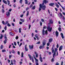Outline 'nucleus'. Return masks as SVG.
I'll return each instance as SVG.
<instances>
[{
    "label": "nucleus",
    "instance_id": "nucleus-23",
    "mask_svg": "<svg viewBox=\"0 0 65 65\" xmlns=\"http://www.w3.org/2000/svg\"><path fill=\"white\" fill-rule=\"evenodd\" d=\"M11 52L12 53H13V54H15V51L13 50H12L11 51Z\"/></svg>",
    "mask_w": 65,
    "mask_h": 65
},
{
    "label": "nucleus",
    "instance_id": "nucleus-12",
    "mask_svg": "<svg viewBox=\"0 0 65 65\" xmlns=\"http://www.w3.org/2000/svg\"><path fill=\"white\" fill-rule=\"evenodd\" d=\"M49 5L50 6H53L55 5V4L54 3H51L49 4Z\"/></svg>",
    "mask_w": 65,
    "mask_h": 65
},
{
    "label": "nucleus",
    "instance_id": "nucleus-24",
    "mask_svg": "<svg viewBox=\"0 0 65 65\" xmlns=\"http://www.w3.org/2000/svg\"><path fill=\"white\" fill-rule=\"evenodd\" d=\"M52 41V39H50L49 40V42H51Z\"/></svg>",
    "mask_w": 65,
    "mask_h": 65
},
{
    "label": "nucleus",
    "instance_id": "nucleus-35",
    "mask_svg": "<svg viewBox=\"0 0 65 65\" xmlns=\"http://www.w3.org/2000/svg\"><path fill=\"white\" fill-rule=\"evenodd\" d=\"M2 23L3 25H5V22H4V21H2Z\"/></svg>",
    "mask_w": 65,
    "mask_h": 65
},
{
    "label": "nucleus",
    "instance_id": "nucleus-20",
    "mask_svg": "<svg viewBox=\"0 0 65 65\" xmlns=\"http://www.w3.org/2000/svg\"><path fill=\"white\" fill-rule=\"evenodd\" d=\"M29 11H27V12L26 14V17H28V15L29 14Z\"/></svg>",
    "mask_w": 65,
    "mask_h": 65
},
{
    "label": "nucleus",
    "instance_id": "nucleus-38",
    "mask_svg": "<svg viewBox=\"0 0 65 65\" xmlns=\"http://www.w3.org/2000/svg\"><path fill=\"white\" fill-rule=\"evenodd\" d=\"M11 64L12 65H13V63L12 62V60H11Z\"/></svg>",
    "mask_w": 65,
    "mask_h": 65
},
{
    "label": "nucleus",
    "instance_id": "nucleus-51",
    "mask_svg": "<svg viewBox=\"0 0 65 65\" xmlns=\"http://www.w3.org/2000/svg\"><path fill=\"white\" fill-rule=\"evenodd\" d=\"M22 45V43H21L20 44V45H19V47H21V46Z\"/></svg>",
    "mask_w": 65,
    "mask_h": 65
},
{
    "label": "nucleus",
    "instance_id": "nucleus-46",
    "mask_svg": "<svg viewBox=\"0 0 65 65\" xmlns=\"http://www.w3.org/2000/svg\"><path fill=\"white\" fill-rule=\"evenodd\" d=\"M41 21L42 22H44V20H43V19H41Z\"/></svg>",
    "mask_w": 65,
    "mask_h": 65
},
{
    "label": "nucleus",
    "instance_id": "nucleus-39",
    "mask_svg": "<svg viewBox=\"0 0 65 65\" xmlns=\"http://www.w3.org/2000/svg\"><path fill=\"white\" fill-rule=\"evenodd\" d=\"M12 55H9V59H10L11 58V57H12Z\"/></svg>",
    "mask_w": 65,
    "mask_h": 65
},
{
    "label": "nucleus",
    "instance_id": "nucleus-22",
    "mask_svg": "<svg viewBox=\"0 0 65 65\" xmlns=\"http://www.w3.org/2000/svg\"><path fill=\"white\" fill-rule=\"evenodd\" d=\"M55 4H56V6L57 8H59V5L56 3Z\"/></svg>",
    "mask_w": 65,
    "mask_h": 65
},
{
    "label": "nucleus",
    "instance_id": "nucleus-43",
    "mask_svg": "<svg viewBox=\"0 0 65 65\" xmlns=\"http://www.w3.org/2000/svg\"><path fill=\"white\" fill-rule=\"evenodd\" d=\"M54 59L53 58L51 60V62H54Z\"/></svg>",
    "mask_w": 65,
    "mask_h": 65
},
{
    "label": "nucleus",
    "instance_id": "nucleus-61",
    "mask_svg": "<svg viewBox=\"0 0 65 65\" xmlns=\"http://www.w3.org/2000/svg\"><path fill=\"white\" fill-rule=\"evenodd\" d=\"M40 41H39L36 44H40Z\"/></svg>",
    "mask_w": 65,
    "mask_h": 65
},
{
    "label": "nucleus",
    "instance_id": "nucleus-49",
    "mask_svg": "<svg viewBox=\"0 0 65 65\" xmlns=\"http://www.w3.org/2000/svg\"><path fill=\"white\" fill-rule=\"evenodd\" d=\"M61 6L62 7V8L63 9V10H64V9H65V8L63 7H62V6Z\"/></svg>",
    "mask_w": 65,
    "mask_h": 65
},
{
    "label": "nucleus",
    "instance_id": "nucleus-11",
    "mask_svg": "<svg viewBox=\"0 0 65 65\" xmlns=\"http://www.w3.org/2000/svg\"><path fill=\"white\" fill-rule=\"evenodd\" d=\"M62 48H63V46L61 45L59 49V51H61V50H62Z\"/></svg>",
    "mask_w": 65,
    "mask_h": 65
},
{
    "label": "nucleus",
    "instance_id": "nucleus-1",
    "mask_svg": "<svg viewBox=\"0 0 65 65\" xmlns=\"http://www.w3.org/2000/svg\"><path fill=\"white\" fill-rule=\"evenodd\" d=\"M48 1L46 0H43L42 5H41V4H40V7L39 8V11H41V8L43 9V10H45V8H46V7H45V5L44 6V3H45V4H46V3H48Z\"/></svg>",
    "mask_w": 65,
    "mask_h": 65
},
{
    "label": "nucleus",
    "instance_id": "nucleus-19",
    "mask_svg": "<svg viewBox=\"0 0 65 65\" xmlns=\"http://www.w3.org/2000/svg\"><path fill=\"white\" fill-rule=\"evenodd\" d=\"M9 34L10 35H12V36H13V35H14V34L11 32H10L9 33Z\"/></svg>",
    "mask_w": 65,
    "mask_h": 65
},
{
    "label": "nucleus",
    "instance_id": "nucleus-21",
    "mask_svg": "<svg viewBox=\"0 0 65 65\" xmlns=\"http://www.w3.org/2000/svg\"><path fill=\"white\" fill-rule=\"evenodd\" d=\"M58 30L60 31H62V30H61V28H60V27H59L58 28Z\"/></svg>",
    "mask_w": 65,
    "mask_h": 65
},
{
    "label": "nucleus",
    "instance_id": "nucleus-40",
    "mask_svg": "<svg viewBox=\"0 0 65 65\" xmlns=\"http://www.w3.org/2000/svg\"><path fill=\"white\" fill-rule=\"evenodd\" d=\"M6 52V50H2V52L3 53H4V52Z\"/></svg>",
    "mask_w": 65,
    "mask_h": 65
},
{
    "label": "nucleus",
    "instance_id": "nucleus-28",
    "mask_svg": "<svg viewBox=\"0 0 65 65\" xmlns=\"http://www.w3.org/2000/svg\"><path fill=\"white\" fill-rule=\"evenodd\" d=\"M19 33H21V30H22V28H19Z\"/></svg>",
    "mask_w": 65,
    "mask_h": 65
},
{
    "label": "nucleus",
    "instance_id": "nucleus-37",
    "mask_svg": "<svg viewBox=\"0 0 65 65\" xmlns=\"http://www.w3.org/2000/svg\"><path fill=\"white\" fill-rule=\"evenodd\" d=\"M19 39V37L17 36L15 37V39Z\"/></svg>",
    "mask_w": 65,
    "mask_h": 65
},
{
    "label": "nucleus",
    "instance_id": "nucleus-48",
    "mask_svg": "<svg viewBox=\"0 0 65 65\" xmlns=\"http://www.w3.org/2000/svg\"><path fill=\"white\" fill-rule=\"evenodd\" d=\"M29 29H30V28L31 27V25H30V24L29 25Z\"/></svg>",
    "mask_w": 65,
    "mask_h": 65
},
{
    "label": "nucleus",
    "instance_id": "nucleus-26",
    "mask_svg": "<svg viewBox=\"0 0 65 65\" xmlns=\"http://www.w3.org/2000/svg\"><path fill=\"white\" fill-rule=\"evenodd\" d=\"M52 53H54V48L53 47L52 48Z\"/></svg>",
    "mask_w": 65,
    "mask_h": 65
},
{
    "label": "nucleus",
    "instance_id": "nucleus-14",
    "mask_svg": "<svg viewBox=\"0 0 65 65\" xmlns=\"http://www.w3.org/2000/svg\"><path fill=\"white\" fill-rule=\"evenodd\" d=\"M29 47L30 49H33V45H31V46L30 45H29Z\"/></svg>",
    "mask_w": 65,
    "mask_h": 65
},
{
    "label": "nucleus",
    "instance_id": "nucleus-7",
    "mask_svg": "<svg viewBox=\"0 0 65 65\" xmlns=\"http://www.w3.org/2000/svg\"><path fill=\"white\" fill-rule=\"evenodd\" d=\"M39 60L41 62H42L43 60H42V57H41V54L40 55Z\"/></svg>",
    "mask_w": 65,
    "mask_h": 65
},
{
    "label": "nucleus",
    "instance_id": "nucleus-45",
    "mask_svg": "<svg viewBox=\"0 0 65 65\" xmlns=\"http://www.w3.org/2000/svg\"><path fill=\"white\" fill-rule=\"evenodd\" d=\"M55 10L56 11H58V9H57V8H55Z\"/></svg>",
    "mask_w": 65,
    "mask_h": 65
},
{
    "label": "nucleus",
    "instance_id": "nucleus-36",
    "mask_svg": "<svg viewBox=\"0 0 65 65\" xmlns=\"http://www.w3.org/2000/svg\"><path fill=\"white\" fill-rule=\"evenodd\" d=\"M4 29H5V30H7V26H6Z\"/></svg>",
    "mask_w": 65,
    "mask_h": 65
},
{
    "label": "nucleus",
    "instance_id": "nucleus-30",
    "mask_svg": "<svg viewBox=\"0 0 65 65\" xmlns=\"http://www.w3.org/2000/svg\"><path fill=\"white\" fill-rule=\"evenodd\" d=\"M6 41H7V40L6 39H5L4 42L5 44H6Z\"/></svg>",
    "mask_w": 65,
    "mask_h": 65
},
{
    "label": "nucleus",
    "instance_id": "nucleus-56",
    "mask_svg": "<svg viewBox=\"0 0 65 65\" xmlns=\"http://www.w3.org/2000/svg\"><path fill=\"white\" fill-rule=\"evenodd\" d=\"M56 65H59V63L58 62H57L56 63Z\"/></svg>",
    "mask_w": 65,
    "mask_h": 65
},
{
    "label": "nucleus",
    "instance_id": "nucleus-6",
    "mask_svg": "<svg viewBox=\"0 0 65 65\" xmlns=\"http://www.w3.org/2000/svg\"><path fill=\"white\" fill-rule=\"evenodd\" d=\"M58 15L60 19H61L62 18V17L63 16V15L61 13H60Z\"/></svg>",
    "mask_w": 65,
    "mask_h": 65
},
{
    "label": "nucleus",
    "instance_id": "nucleus-9",
    "mask_svg": "<svg viewBox=\"0 0 65 65\" xmlns=\"http://www.w3.org/2000/svg\"><path fill=\"white\" fill-rule=\"evenodd\" d=\"M6 14L7 16H8V17H9V16L10 15V12L8 11L7 12Z\"/></svg>",
    "mask_w": 65,
    "mask_h": 65
},
{
    "label": "nucleus",
    "instance_id": "nucleus-33",
    "mask_svg": "<svg viewBox=\"0 0 65 65\" xmlns=\"http://www.w3.org/2000/svg\"><path fill=\"white\" fill-rule=\"evenodd\" d=\"M9 23H8V21H6L5 23V25H6V24H8Z\"/></svg>",
    "mask_w": 65,
    "mask_h": 65
},
{
    "label": "nucleus",
    "instance_id": "nucleus-50",
    "mask_svg": "<svg viewBox=\"0 0 65 65\" xmlns=\"http://www.w3.org/2000/svg\"><path fill=\"white\" fill-rule=\"evenodd\" d=\"M23 15H24L23 14L21 15L20 17H21V18H23Z\"/></svg>",
    "mask_w": 65,
    "mask_h": 65
},
{
    "label": "nucleus",
    "instance_id": "nucleus-47",
    "mask_svg": "<svg viewBox=\"0 0 65 65\" xmlns=\"http://www.w3.org/2000/svg\"><path fill=\"white\" fill-rule=\"evenodd\" d=\"M40 48H43V46H41L39 47Z\"/></svg>",
    "mask_w": 65,
    "mask_h": 65
},
{
    "label": "nucleus",
    "instance_id": "nucleus-57",
    "mask_svg": "<svg viewBox=\"0 0 65 65\" xmlns=\"http://www.w3.org/2000/svg\"><path fill=\"white\" fill-rule=\"evenodd\" d=\"M17 53H18V55H20V52L18 51Z\"/></svg>",
    "mask_w": 65,
    "mask_h": 65
},
{
    "label": "nucleus",
    "instance_id": "nucleus-55",
    "mask_svg": "<svg viewBox=\"0 0 65 65\" xmlns=\"http://www.w3.org/2000/svg\"><path fill=\"white\" fill-rule=\"evenodd\" d=\"M23 24V23H22V22H19V24L20 25H21V24Z\"/></svg>",
    "mask_w": 65,
    "mask_h": 65
},
{
    "label": "nucleus",
    "instance_id": "nucleus-15",
    "mask_svg": "<svg viewBox=\"0 0 65 65\" xmlns=\"http://www.w3.org/2000/svg\"><path fill=\"white\" fill-rule=\"evenodd\" d=\"M20 20L21 21V22H22L23 23H24V22L25 21V20L23 19H20Z\"/></svg>",
    "mask_w": 65,
    "mask_h": 65
},
{
    "label": "nucleus",
    "instance_id": "nucleus-13",
    "mask_svg": "<svg viewBox=\"0 0 65 65\" xmlns=\"http://www.w3.org/2000/svg\"><path fill=\"white\" fill-rule=\"evenodd\" d=\"M55 34L57 36H57H58V35L59 34V33L57 31H56V32H55Z\"/></svg>",
    "mask_w": 65,
    "mask_h": 65
},
{
    "label": "nucleus",
    "instance_id": "nucleus-52",
    "mask_svg": "<svg viewBox=\"0 0 65 65\" xmlns=\"http://www.w3.org/2000/svg\"><path fill=\"white\" fill-rule=\"evenodd\" d=\"M11 25L13 26H14V23H12L11 24Z\"/></svg>",
    "mask_w": 65,
    "mask_h": 65
},
{
    "label": "nucleus",
    "instance_id": "nucleus-59",
    "mask_svg": "<svg viewBox=\"0 0 65 65\" xmlns=\"http://www.w3.org/2000/svg\"><path fill=\"white\" fill-rule=\"evenodd\" d=\"M25 2V4H28V1Z\"/></svg>",
    "mask_w": 65,
    "mask_h": 65
},
{
    "label": "nucleus",
    "instance_id": "nucleus-18",
    "mask_svg": "<svg viewBox=\"0 0 65 65\" xmlns=\"http://www.w3.org/2000/svg\"><path fill=\"white\" fill-rule=\"evenodd\" d=\"M3 1L4 3H5L6 4H7V2L6 1L4 0H3Z\"/></svg>",
    "mask_w": 65,
    "mask_h": 65
},
{
    "label": "nucleus",
    "instance_id": "nucleus-3",
    "mask_svg": "<svg viewBox=\"0 0 65 65\" xmlns=\"http://www.w3.org/2000/svg\"><path fill=\"white\" fill-rule=\"evenodd\" d=\"M28 56L29 57L30 60H32V62L33 63H34V60L33 59V57L31 56V55L30 54H28Z\"/></svg>",
    "mask_w": 65,
    "mask_h": 65
},
{
    "label": "nucleus",
    "instance_id": "nucleus-62",
    "mask_svg": "<svg viewBox=\"0 0 65 65\" xmlns=\"http://www.w3.org/2000/svg\"><path fill=\"white\" fill-rule=\"evenodd\" d=\"M36 65H39L38 64V62H36Z\"/></svg>",
    "mask_w": 65,
    "mask_h": 65
},
{
    "label": "nucleus",
    "instance_id": "nucleus-29",
    "mask_svg": "<svg viewBox=\"0 0 65 65\" xmlns=\"http://www.w3.org/2000/svg\"><path fill=\"white\" fill-rule=\"evenodd\" d=\"M3 38V35H2V34L1 35V36L0 37V39H2V38Z\"/></svg>",
    "mask_w": 65,
    "mask_h": 65
},
{
    "label": "nucleus",
    "instance_id": "nucleus-42",
    "mask_svg": "<svg viewBox=\"0 0 65 65\" xmlns=\"http://www.w3.org/2000/svg\"><path fill=\"white\" fill-rule=\"evenodd\" d=\"M25 50L26 51H28V49L27 48H25Z\"/></svg>",
    "mask_w": 65,
    "mask_h": 65
},
{
    "label": "nucleus",
    "instance_id": "nucleus-16",
    "mask_svg": "<svg viewBox=\"0 0 65 65\" xmlns=\"http://www.w3.org/2000/svg\"><path fill=\"white\" fill-rule=\"evenodd\" d=\"M35 54H36V58H38V54L36 52H35Z\"/></svg>",
    "mask_w": 65,
    "mask_h": 65
},
{
    "label": "nucleus",
    "instance_id": "nucleus-4",
    "mask_svg": "<svg viewBox=\"0 0 65 65\" xmlns=\"http://www.w3.org/2000/svg\"><path fill=\"white\" fill-rule=\"evenodd\" d=\"M42 34L43 35H44L45 34L47 35V30H46V31H44V29H43V30L42 32Z\"/></svg>",
    "mask_w": 65,
    "mask_h": 65
},
{
    "label": "nucleus",
    "instance_id": "nucleus-34",
    "mask_svg": "<svg viewBox=\"0 0 65 65\" xmlns=\"http://www.w3.org/2000/svg\"><path fill=\"white\" fill-rule=\"evenodd\" d=\"M7 26H8V27H11V25H10V24L9 23L7 24Z\"/></svg>",
    "mask_w": 65,
    "mask_h": 65
},
{
    "label": "nucleus",
    "instance_id": "nucleus-41",
    "mask_svg": "<svg viewBox=\"0 0 65 65\" xmlns=\"http://www.w3.org/2000/svg\"><path fill=\"white\" fill-rule=\"evenodd\" d=\"M14 44L15 46H16V45H17V43H16V42H14Z\"/></svg>",
    "mask_w": 65,
    "mask_h": 65
},
{
    "label": "nucleus",
    "instance_id": "nucleus-64",
    "mask_svg": "<svg viewBox=\"0 0 65 65\" xmlns=\"http://www.w3.org/2000/svg\"><path fill=\"white\" fill-rule=\"evenodd\" d=\"M62 14L63 15H65V13L63 12H62Z\"/></svg>",
    "mask_w": 65,
    "mask_h": 65
},
{
    "label": "nucleus",
    "instance_id": "nucleus-54",
    "mask_svg": "<svg viewBox=\"0 0 65 65\" xmlns=\"http://www.w3.org/2000/svg\"><path fill=\"white\" fill-rule=\"evenodd\" d=\"M47 46H48L50 45V43H48L47 44Z\"/></svg>",
    "mask_w": 65,
    "mask_h": 65
},
{
    "label": "nucleus",
    "instance_id": "nucleus-5",
    "mask_svg": "<svg viewBox=\"0 0 65 65\" xmlns=\"http://www.w3.org/2000/svg\"><path fill=\"white\" fill-rule=\"evenodd\" d=\"M55 51L54 52V54H53V58H55V56H56V52H57L58 50V49L57 48H55Z\"/></svg>",
    "mask_w": 65,
    "mask_h": 65
},
{
    "label": "nucleus",
    "instance_id": "nucleus-32",
    "mask_svg": "<svg viewBox=\"0 0 65 65\" xmlns=\"http://www.w3.org/2000/svg\"><path fill=\"white\" fill-rule=\"evenodd\" d=\"M13 61L14 64H15V62H16V61H15V60L14 59L13 60Z\"/></svg>",
    "mask_w": 65,
    "mask_h": 65
},
{
    "label": "nucleus",
    "instance_id": "nucleus-8",
    "mask_svg": "<svg viewBox=\"0 0 65 65\" xmlns=\"http://www.w3.org/2000/svg\"><path fill=\"white\" fill-rule=\"evenodd\" d=\"M34 59H35L36 63H38V59L36 58V57H35L34 56Z\"/></svg>",
    "mask_w": 65,
    "mask_h": 65
},
{
    "label": "nucleus",
    "instance_id": "nucleus-2",
    "mask_svg": "<svg viewBox=\"0 0 65 65\" xmlns=\"http://www.w3.org/2000/svg\"><path fill=\"white\" fill-rule=\"evenodd\" d=\"M50 23H48V26L47 28V29L49 32H51L52 30V28L50 27V26H51L50 23V24H53V21L52 20H50Z\"/></svg>",
    "mask_w": 65,
    "mask_h": 65
},
{
    "label": "nucleus",
    "instance_id": "nucleus-53",
    "mask_svg": "<svg viewBox=\"0 0 65 65\" xmlns=\"http://www.w3.org/2000/svg\"><path fill=\"white\" fill-rule=\"evenodd\" d=\"M33 6V5L32 4L29 7L30 8L32 7Z\"/></svg>",
    "mask_w": 65,
    "mask_h": 65
},
{
    "label": "nucleus",
    "instance_id": "nucleus-17",
    "mask_svg": "<svg viewBox=\"0 0 65 65\" xmlns=\"http://www.w3.org/2000/svg\"><path fill=\"white\" fill-rule=\"evenodd\" d=\"M60 35L61 36L62 38V39H63V38H64V36H63V33H61L60 34Z\"/></svg>",
    "mask_w": 65,
    "mask_h": 65
},
{
    "label": "nucleus",
    "instance_id": "nucleus-31",
    "mask_svg": "<svg viewBox=\"0 0 65 65\" xmlns=\"http://www.w3.org/2000/svg\"><path fill=\"white\" fill-rule=\"evenodd\" d=\"M32 9H35V6H34L32 8Z\"/></svg>",
    "mask_w": 65,
    "mask_h": 65
},
{
    "label": "nucleus",
    "instance_id": "nucleus-58",
    "mask_svg": "<svg viewBox=\"0 0 65 65\" xmlns=\"http://www.w3.org/2000/svg\"><path fill=\"white\" fill-rule=\"evenodd\" d=\"M2 12H3V13H4V9H2Z\"/></svg>",
    "mask_w": 65,
    "mask_h": 65
},
{
    "label": "nucleus",
    "instance_id": "nucleus-44",
    "mask_svg": "<svg viewBox=\"0 0 65 65\" xmlns=\"http://www.w3.org/2000/svg\"><path fill=\"white\" fill-rule=\"evenodd\" d=\"M40 26H42V22H40Z\"/></svg>",
    "mask_w": 65,
    "mask_h": 65
},
{
    "label": "nucleus",
    "instance_id": "nucleus-10",
    "mask_svg": "<svg viewBox=\"0 0 65 65\" xmlns=\"http://www.w3.org/2000/svg\"><path fill=\"white\" fill-rule=\"evenodd\" d=\"M46 41L45 40H44L42 42V44L43 45H45V44L46 43Z\"/></svg>",
    "mask_w": 65,
    "mask_h": 65
},
{
    "label": "nucleus",
    "instance_id": "nucleus-63",
    "mask_svg": "<svg viewBox=\"0 0 65 65\" xmlns=\"http://www.w3.org/2000/svg\"><path fill=\"white\" fill-rule=\"evenodd\" d=\"M46 26H44L43 27V29H46Z\"/></svg>",
    "mask_w": 65,
    "mask_h": 65
},
{
    "label": "nucleus",
    "instance_id": "nucleus-25",
    "mask_svg": "<svg viewBox=\"0 0 65 65\" xmlns=\"http://www.w3.org/2000/svg\"><path fill=\"white\" fill-rule=\"evenodd\" d=\"M7 1L8 3V5H9L10 4V1H9V0H7Z\"/></svg>",
    "mask_w": 65,
    "mask_h": 65
},
{
    "label": "nucleus",
    "instance_id": "nucleus-60",
    "mask_svg": "<svg viewBox=\"0 0 65 65\" xmlns=\"http://www.w3.org/2000/svg\"><path fill=\"white\" fill-rule=\"evenodd\" d=\"M1 49H2L3 48V45H1Z\"/></svg>",
    "mask_w": 65,
    "mask_h": 65
},
{
    "label": "nucleus",
    "instance_id": "nucleus-27",
    "mask_svg": "<svg viewBox=\"0 0 65 65\" xmlns=\"http://www.w3.org/2000/svg\"><path fill=\"white\" fill-rule=\"evenodd\" d=\"M24 53H23V52H22L21 53V57L22 58H23L24 57Z\"/></svg>",
    "mask_w": 65,
    "mask_h": 65
}]
</instances>
